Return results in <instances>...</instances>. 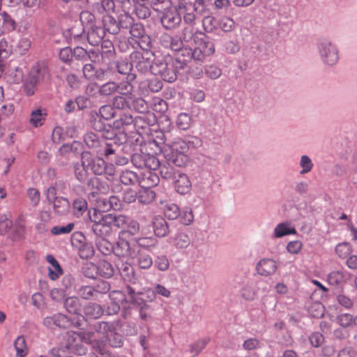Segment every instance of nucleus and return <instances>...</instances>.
Here are the masks:
<instances>
[{
  "mask_svg": "<svg viewBox=\"0 0 357 357\" xmlns=\"http://www.w3.org/2000/svg\"><path fill=\"white\" fill-rule=\"evenodd\" d=\"M154 234L158 237H164L169 234V227L165 220L158 215L154 217L152 222Z\"/></svg>",
  "mask_w": 357,
  "mask_h": 357,
  "instance_id": "18",
  "label": "nucleus"
},
{
  "mask_svg": "<svg viewBox=\"0 0 357 357\" xmlns=\"http://www.w3.org/2000/svg\"><path fill=\"white\" fill-rule=\"evenodd\" d=\"M169 47L174 52H181L184 55V52H187V48H183V40L180 38H171Z\"/></svg>",
  "mask_w": 357,
  "mask_h": 357,
  "instance_id": "57",
  "label": "nucleus"
},
{
  "mask_svg": "<svg viewBox=\"0 0 357 357\" xmlns=\"http://www.w3.org/2000/svg\"><path fill=\"white\" fill-rule=\"evenodd\" d=\"M132 161L139 168H145L144 170L153 172L160 167L159 160L151 154L134 155Z\"/></svg>",
  "mask_w": 357,
  "mask_h": 357,
  "instance_id": "9",
  "label": "nucleus"
},
{
  "mask_svg": "<svg viewBox=\"0 0 357 357\" xmlns=\"http://www.w3.org/2000/svg\"><path fill=\"white\" fill-rule=\"evenodd\" d=\"M82 165L91 169L95 174L101 175L106 172V163L101 158H93L90 152L82 153Z\"/></svg>",
  "mask_w": 357,
  "mask_h": 357,
  "instance_id": "7",
  "label": "nucleus"
},
{
  "mask_svg": "<svg viewBox=\"0 0 357 357\" xmlns=\"http://www.w3.org/2000/svg\"><path fill=\"white\" fill-rule=\"evenodd\" d=\"M320 53L325 63L333 65L338 60L336 48L329 41L324 39L320 43Z\"/></svg>",
  "mask_w": 357,
  "mask_h": 357,
  "instance_id": "10",
  "label": "nucleus"
},
{
  "mask_svg": "<svg viewBox=\"0 0 357 357\" xmlns=\"http://www.w3.org/2000/svg\"><path fill=\"white\" fill-rule=\"evenodd\" d=\"M142 121L140 116H136L135 119L130 114L123 113L119 118L113 122V127L119 130H126L130 126L136 127L137 123Z\"/></svg>",
  "mask_w": 357,
  "mask_h": 357,
  "instance_id": "13",
  "label": "nucleus"
},
{
  "mask_svg": "<svg viewBox=\"0 0 357 357\" xmlns=\"http://www.w3.org/2000/svg\"><path fill=\"white\" fill-rule=\"evenodd\" d=\"M137 265L140 268L148 269L153 264L151 257L142 250H137Z\"/></svg>",
  "mask_w": 357,
  "mask_h": 357,
  "instance_id": "22",
  "label": "nucleus"
},
{
  "mask_svg": "<svg viewBox=\"0 0 357 357\" xmlns=\"http://www.w3.org/2000/svg\"><path fill=\"white\" fill-rule=\"evenodd\" d=\"M47 75V70L45 66H34L24 83V91L28 96H32L36 89L37 84L43 79Z\"/></svg>",
  "mask_w": 357,
  "mask_h": 357,
  "instance_id": "4",
  "label": "nucleus"
},
{
  "mask_svg": "<svg viewBox=\"0 0 357 357\" xmlns=\"http://www.w3.org/2000/svg\"><path fill=\"white\" fill-rule=\"evenodd\" d=\"M172 181L174 188L178 193L185 195L191 190L192 183L189 177L185 174L181 172L176 173Z\"/></svg>",
  "mask_w": 357,
  "mask_h": 357,
  "instance_id": "12",
  "label": "nucleus"
},
{
  "mask_svg": "<svg viewBox=\"0 0 357 357\" xmlns=\"http://www.w3.org/2000/svg\"><path fill=\"white\" fill-rule=\"evenodd\" d=\"M113 107L119 109H125L131 108L130 100L123 96H116L114 98L112 102Z\"/></svg>",
  "mask_w": 357,
  "mask_h": 357,
  "instance_id": "44",
  "label": "nucleus"
},
{
  "mask_svg": "<svg viewBox=\"0 0 357 357\" xmlns=\"http://www.w3.org/2000/svg\"><path fill=\"white\" fill-rule=\"evenodd\" d=\"M105 30L100 26H93L88 29L87 40L93 46L98 45L105 37Z\"/></svg>",
  "mask_w": 357,
  "mask_h": 357,
  "instance_id": "16",
  "label": "nucleus"
},
{
  "mask_svg": "<svg viewBox=\"0 0 357 357\" xmlns=\"http://www.w3.org/2000/svg\"><path fill=\"white\" fill-rule=\"evenodd\" d=\"M93 231L98 236L105 238L112 233V214H105L100 218L97 216L93 220Z\"/></svg>",
  "mask_w": 357,
  "mask_h": 357,
  "instance_id": "6",
  "label": "nucleus"
},
{
  "mask_svg": "<svg viewBox=\"0 0 357 357\" xmlns=\"http://www.w3.org/2000/svg\"><path fill=\"white\" fill-rule=\"evenodd\" d=\"M89 269L95 271L99 276L106 278H111L114 274V268L105 260L100 261L97 265L93 263L89 264Z\"/></svg>",
  "mask_w": 357,
  "mask_h": 357,
  "instance_id": "15",
  "label": "nucleus"
},
{
  "mask_svg": "<svg viewBox=\"0 0 357 357\" xmlns=\"http://www.w3.org/2000/svg\"><path fill=\"white\" fill-rule=\"evenodd\" d=\"M73 213L77 217L81 216L87 209V203L83 198L76 199L73 204Z\"/></svg>",
  "mask_w": 357,
  "mask_h": 357,
  "instance_id": "40",
  "label": "nucleus"
},
{
  "mask_svg": "<svg viewBox=\"0 0 357 357\" xmlns=\"http://www.w3.org/2000/svg\"><path fill=\"white\" fill-rule=\"evenodd\" d=\"M84 314L89 319H98L103 314V310L100 305L90 303L84 307Z\"/></svg>",
  "mask_w": 357,
  "mask_h": 357,
  "instance_id": "23",
  "label": "nucleus"
},
{
  "mask_svg": "<svg viewBox=\"0 0 357 357\" xmlns=\"http://www.w3.org/2000/svg\"><path fill=\"white\" fill-rule=\"evenodd\" d=\"M99 114L101 118L109 120L114 116V109L111 105H103L100 108Z\"/></svg>",
  "mask_w": 357,
  "mask_h": 357,
  "instance_id": "60",
  "label": "nucleus"
},
{
  "mask_svg": "<svg viewBox=\"0 0 357 357\" xmlns=\"http://www.w3.org/2000/svg\"><path fill=\"white\" fill-rule=\"evenodd\" d=\"M103 29L105 32L107 31L109 33L115 34L119 31L118 22L116 20L109 15H106L102 17Z\"/></svg>",
  "mask_w": 357,
  "mask_h": 357,
  "instance_id": "19",
  "label": "nucleus"
},
{
  "mask_svg": "<svg viewBox=\"0 0 357 357\" xmlns=\"http://www.w3.org/2000/svg\"><path fill=\"white\" fill-rule=\"evenodd\" d=\"M134 245L136 246V250H139V248L148 249L155 245V241L151 237L139 238L136 240V243Z\"/></svg>",
  "mask_w": 357,
  "mask_h": 357,
  "instance_id": "54",
  "label": "nucleus"
},
{
  "mask_svg": "<svg viewBox=\"0 0 357 357\" xmlns=\"http://www.w3.org/2000/svg\"><path fill=\"white\" fill-rule=\"evenodd\" d=\"M98 294V291L94 290V289L91 286H85L82 287L79 290V295L84 299H91L93 297H96Z\"/></svg>",
  "mask_w": 357,
  "mask_h": 357,
  "instance_id": "52",
  "label": "nucleus"
},
{
  "mask_svg": "<svg viewBox=\"0 0 357 357\" xmlns=\"http://www.w3.org/2000/svg\"><path fill=\"white\" fill-rule=\"evenodd\" d=\"M335 252L340 257L346 258L352 252L351 245L349 243H339L335 248Z\"/></svg>",
  "mask_w": 357,
  "mask_h": 357,
  "instance_id": "48",
  "label": "nucleus"
},
{
  "mask_svg": "<svg viewBox=\"0 0 357 357\" xmlns=\"http://www.w3.org/2000/svg\"><path fill=\"white\" fill-rule=\"evenodd\" d=\"M176 125L181 130L188 129L191 126V116L186 113L180 114L177 117Z\"/></svg>",
  "mask_w": 357,
  "mask_h": 357,
  "instance_id": "45",
  "label": "nucleus"
},
{
  "mask_svg": "<svg viewBox=\"0 0 357 357\" xmlns=\"http://www.w3.org/2000/svg\"><path fill=\"white\" fill-rule=\"evenodd\" d=\"M155 198V193L151 188H142L139 192L138 200L144 204L151 203Z\"/></svg>",
  "mask_w": 357,
  "mask_h": 357,
  "instance_id": "34",
  "label": "nucleus"
},
{
  "mask_svg": "<svg viewBox=\"0 0 357 357\" xmlns=\"http://www.w3.org/2000/svg\"><path fill=\"white\" fill-rule=\"evenodd\" d=\"M14 347L16 350V357H25L29 352L25 337L20 335L14 342Z\"/></svg>",
  "mask_w": 357,
  "mask_h": 357,
  "instance_id": "21",
  "label": "nucleus"
},
{
  "mask_svg": "<svg viewBox=\"0 0 357 357\" xmlns=\"http://www.w3.org/2000/svg\"><path fill=\"white\" fill-rule=\"evenodd\" d=\"M27 195L33 206H36L39 204L40 200V194L38 190L33 188H29L27 190Z\"/></svg>",
  "mask_w": 357,
  "mask_h": 357,
  "instance_id": "63",
  "label": "nucleus"
},
{
  "mask_svg": "<svg viewBox=\"0 0 357 357\" xmlns=\"http://www.w3.org/2000/svg\"><path fill=\"white\" fill-rule=\"evenodd\" d=\"M159 169L161 176L165 179L173 180L176 173L180 172V171L174 170V168L169 164H164L162 165H160Z\"/></svg>",
  "mask_w": 357,
  "mask_h": 357,
  "instance_id": "42",
  "label": "nucleus"
},
{
  "mask_svg": "<svg viewBox=\"0 0 357 357\" xmlns=\"http://www.w3.org/2000/svg\"><path fill=\"white\" fill-rule=\"evenodd\" d=\"M79 256L82 259H89L94 255V249L91 243H83L78 248Z\"/></svg>",
  "mask_w": 357,
  "mask_h": 357,
  "instance_id": "43",
  "label": "nucleus"
},
{
  "mask_svg": "<svg viewBox=\"0 0 357 357\" xmlns=\"http://www.w3.org/2000/svg\"><path fill=\"white\" fill-rule=\"evenodd\" d=\"M205 74L211 79H215L220 77L222 70L216 66L211 65L206 68Z\"/></svg>",
  "mask_w": 357,
  "mask_h": 357,
  "instance_id": "62",
  "label": "nucleus"
},
{
  "mask_svg": "<svg viewBox=\"0 0 357 357\" xmlns=\"http://www.w3.org/2000/svg\"><path fill=\"white\" fill-rule=\"evenodd\" d=\"M181 222L182 224L185 225H190L194 219V215L191 208H185L182 212H181Z\"/></svg>",
  "mask_w": 357,
  "mask_h": 357,
  "instance_id": "64",
  "label": "nucleus"
},
{
  "mask_svg": "<svg viewBox=\"0 0 357 357\" xmlns=\"http://www.w3.org/2000/svg\"><path fill=\"white\" fill-rule=\"evenodd\" d=\"M54 209L59 214H64L68 211L70 203L68 200L63 197H59L53 201Z\"/></svg>",
  "mask_w": 357,
  "mask_h": 357,
  "instance_id": "28",
  "label": "nucleus"
},
{
  "mask_svg": "<svg viewBox=\"0 0 357 357\" xmlns=\"http://www.w3.org/2000/svg\"><path fill=\"white\" fill-rule=\"evenodd\" d=\"M79 20L82 25L87 29L95 26L96 17L93 13L88 10L81 12Z\"/></svg>",
  "mask_w": 357,
  "mask_h": 357,
  "instance_id": "37",
  "label": "nucleus"
},
{
  "mask_svg": "<svg viewBox=\"0 0 357 357\" xmlns=\"http://www.w3.org/2000/svg\"><path fill=\"white\" fill-rule=\"evenodd\" d=\"M169 160L177 167H183L188 162V157L183 153H170Z\"/></svg>",
  "mask_w": 357,
  "mask_h": 357,
  "instance_id": "35",
  "label": "nucleus"
},
{
  "mask_svg": "<svg viewBox=\"0 0 357 357\" xmlns=\"http://www.w3.org/2000/svg\"><path fill=\"white\" fill-rule=\"evenodd\" d=\"M47 116L45 109H37L31 113L30 123L35 128L43 126Z\"/></svg>",
  "mask_w": 357,
  "mask_h": 357,
  "instance_id": "20",
  "label": "nucleus"
},
{
  "mask_svg": "<svg viewBox=\"0 0 357 357\" xmlns=\"http://www.w3.org/2000/svg\"><path fill=\"white\" fill-rule=\"evenodd\" d=\"M199 32H196L193 28V26H186L183 29L182 31V35L180 38L183 41L188 42L190 40H191L192 38H195V36L199 33Z\"/></svg>",
  "mask_w": 357,
  "mask_h": 357,
  "instance_id": "61",
  "label": "nucleus"
},
{
  "mask_svg": "<svg viewBox=\"0 0 357 357\" xmlns=\"http://www.w3.org/2000/svg\"><path fill=\"white\" fill-rule=\"evenodd\" d=\"M134 24V19L129 15L122 14L119 17V27L122 29H130Z\"/></svg>",
  "mask_w": 357,
  "mask_h": 357,
  "instance_id": "55",
  "label": "nucleus"
},
{
  "mask_svg": "<svg viewBox=\"0 0 357 357\" xmlns=\"http://www.w3.org/2000/svg\"><path fill=\"white\" fill-rule=\"evenodd\" d=\"M54 326L59 328H68L71 326V321L67 316L63 314H57L54 315Z\"/></svg>",
  "mask_w": 357,
  "mask_h": 357,
  "instance_id": "50",
  "label": "nucleus"
},
{
  "mask_svg": "<svg viewBox=\"0 0 357 357\" xmlns=\"http://www.w3.org/2000/svg\"><path fill=\"white\" fill-rule=\"evenodd\" d=\"M164 214L169 220H176L180 216L181 211L176 204L169 203L165 206Z\"/></svg>",
  "mask_w": 357,
  "mask_h": 357,
  "instance_id": "29",
  "label": "nucleus"
},
{
  "mask_svg": "<svg viewBox=\"0 0 357 357\" xmlns=\"http://www.w3.org/2000/svg\"><path fill=\"white\" fill-rule=\"evenodd\" d=\"M189 149L188 144L181 138L176 139L169 145L170 153H185Z\"/></svg>",
  "mask_w": 357,
  "mask_h": 357,
  "instance_id": "27",
  "label": "nucleus"
},
{
  "mask_svg": "<svg viewBox=\"0 0 357 357\" xmlns=\"http://www.w3.org/2000/svg\"><path fill=\"white\" fill-rule=\"evenodd\" d=\"M173 245L178 249L187 248L190 243L189 236L184 233L176 234L172 239Z\"/></svg>",
  "mask_w": 357,
  "mask_h": 357,
  "instance_id": "30",
  "label": "nucleus"
},
{
  "mask_svg": "<svg viewBox=\"0 0 357 357\" xmlns=\"http://www.w3.org/2000/svg\"><path fill=\"white\" fill-rule=\"evenodd\" d=\"M132 102L130 105L132 108L138 112L143 113L146 111L147 106L145 100L140 98H135L132 96V99L130 100Z\"/></svg>",
  "mask_w": 357,
  "mask_h": 357,
  "instance_id": "53",
  "label": "nucleus"
},
{
  "mask_svg": "<svg viewBox=\"0 0 357 357\" xmlns=\"http://www.w3.org/2000/svg\"><path fill=\"white\" fill-rule=\"evenodd\" d=\"M219 28L224 32H230L236 27V22L229 17L224 16L218 22Z\"/></svg>",
  "mask_w": 357,
  "mask_h": 357,
  "instance_id": "38",
  "label": "nucleus"
},
{
  "mask_svg": "<svg viewBox=\"0 0 357 357\" xmlns=\"http://www.w3.org/2000/svg\"><path fill=\"white\" fill-rule=\"evenodd\" d=\"M117 84L114 82H109L100 86L99 93L102 96H110L117 91Z\"/></svg>",
  "mask_w": 357,
  "mask_h": 357,
  "instance_id": "47",
  "label": "nucleus"
},
{
  "mask_svg": "<svg viewBox=\"0 0 357 357\" xmlns=\"http://www.w3.org/2000/svg\"><path fill=\"white\" fill-rule=\"evenodd\" d=\"M84 140L86 146L91 149L98 148L102 144L98 135L93 132H87L84 135Z\"/></svg>",
  "mask_w": 357,
  "mask_h": 357,
  "instance_id": "31",
  "label": "nucleus"
},
{
  "mask_svg": "<svg viewBox=\"0 0 357 357\" xmlns=\"http://www.w3.org/2000/svg\"><path fill=\"white\" fill-rule=\"evenodd\" d=\"M128 219L129 218L128 217L123 215H116L112 214L113 227H116L119 229H122V230L126 229Z\"/></svg>",
  "mask_w": 357,
  "mask_h": 357,
  "instance_id": "51",
  "label": "nucleus"
},
{
  "mask_svg": "<svg viewBox=\"0 0 357 357\" xmlns=\"http://www.w3.org/2000/svg\"><path fill=\"white\" fill-rule=\"evenodd\" d=\"M152 73L160 76L166 82L175 81L177 77V70L174 61L170 59L168 61L155 62L152 66Z\"/></svg>",
  "mask_w": 357,
  "mask_h": 357,
  "instance_id": "3",
  "label": "nucleus"
},
{
  "mask_svg": "<svg viewBox=\"0 0 357 357\" xmlns=\"http://www.w3.org/2000/svg\"><path fill=\"white\" fill-rule=\"evenodd\" d=\"M117 91L119 92L123 96L126 97L129 100L132 99L133 87L128 82H122L117 84Z\"/></svg>",
  "mask_w": 357,
  "mask_h": 357,
  "instance_id": "41",
  "label": "nucleus"
},
{
  "mask_svg": "<svg viewBox=\"0 0 357 357\" xmlns=\"http://www.w3.org/2000/svg\"><path fill=\"white\" fill-rule=\"evenodd\" d=\"M152 53L149 51L135 52L131 55L132 63L142 73H145L149 70L152 72Z\"/></svg>",
  "mask_w": 357,
  "mask_h": 357,
  "instance_id": "8",
  "label": "nucleus"
},
{
  "mask_svg": "<svg viewBox=\"0 0 357 357\" xmlns=\"http://www.w3.org/2000/svg\"><path fill=\"white\" fill-rule=\"evenodd\" d=\"M196 47L193 51L187 50V54L189 57L197 61H204L207 56H210L215 53V45L213 41L202 32H199L195 38Z\"/></svg>",
  "mask_w": 357,
  "mask_h": 357,
  "instance_id": "2",
  "label": "nucleus"
},
{
  "mask_svg": "<svg viewBox=\"0 0 357 357\" xmlns=\"http://www.w3.org/2000/svg\"><path fill=\"white\" fill-rule=\"evenodd\" d=\"M181 17L180 10L175 8L167 10L161 18V22L166 29H172L180 24Z\"/></svg>",
  "mask_w": 357,
  "mask_h": 357,
  "instance_id": "11",
  "label": "nucleus"
},
{
  "mask_svg": "<svg viewBox=\"0 0 357 357\" xmlns=\"http://www.w3.org/2000/svg\"><path fill=\"white\" fill-rule=\"evenodd\" d=\"M346 281V278L343 272L335 271L328 275V282L331 285L337 286L343 284Z\"/></svg>",
  "mask_w": 357,
  "mask_h": 357,
  "instance_id": "36",
  "label": "nucleus"
},
{
  "mask_svg": "<svg viewBox=\"0 0 357 357\" xmlns=\"http://www.w3.org/2000/svg\"><path fill=\"white\" fill-rule=\"evenodd\" d=\"M159 183L158 176L150 170H143L139 176L138 183L142 188H152Z\"/></svg>",
  "mask_w": 357,
  "mask_h": 357,
  "instance_id": "14",
  "label": "nucleus"
},
{
  "mask_svg": "<svg viewBox=\"0 0 357 357\" xmlns=\"http://www.w3.org/2000/svg\"><path fill=\"white\" fill-rule=\"evenodd\" d=\"M74 228L73 223H69L63 226H55L52 228L51 233L53 235H60L69 234Z\"/></svg>",
  "mask_w": 357,
  "mask_h": 357,
  "instance_id": "56",
  "label": "nucleus"
},
{
  "mask_svg": "<svg viewBox=\"0 0 357 357\" xmlns=\"http://www.w3.org/2000/svg\"><path fill=\"white\" fill-rule=\"evenodd\" d=\"M139 231V224L136 220L128 219L126 229L120 232H125V237L128 238L130 236L137 234Z\"/></svg>",
  "mask_w": 357,
  "mask_h": 357,
  "instance_id": "39",
  "label": "nucleus"
},
{
  "mask_svg": "<svg viewBox=\"0 0 357 357\" xmlns=\"http://www.w3.org/2000/svg\"><path fill=\"white\" fill-rule=\"evenodd\" d=\"M98 206L102 208L104 211H108L111 208L114 210H118L121 207V203L119 199L117 197L111 196L108 202H106L105 199H100L98 202Z\"/></svg>",
  "mask_w": 357,
  "mask_h": 357,
  "instance_id": "24",
  "label": "nucleus"
},
{
  "mask_svg": "<svg viewBox=\"0 0 357 357\" xmlns=\"http://www.w3.org/2000/svg\"><path fill=\"white\" fill-rule=\"evenodd\" d=\"M256 268L259 274L267 276L275 272L277 265L273 259H264L257 264Z\"/></svg>",
  "mask_w": 357,
  "mask_h": 357,
  "instance_id": "17",
  "label": "nucleus"
},
{
  "mask_svg": "<svg viewBox=\"0 0 357 357\" xmlns=\"http://www.w3.org/2000/svg\"><path fill=\"white\" fill-rule=\"evenodd\" d=\"M295 234H296V230L293 227H290L289 224L287 222L279 224L275 229V236L278 238Z\"/></svg>",
  "mask_w": 357,
  "mask_h": 357,
  "instance_id": "32",
  "label": "nucleus"
},
{
  "mask_svg": "<svg viewBox=\"0 0 357 357\" xmlns=\"http://www.w3.org/2000/svg\"><path fill=\"white\" fill-rule=\"evenodd\" d=\"M241 295L246 301H252L256 297V291L252 287L245 285L241 289Z\"/></svg>",
  "mask_w": 357,
  "mask_h": 357,
  "instance_id": "59",
  "label": "nucleus"
},
{
  "mask_svg": "<svg viewBox=\"0 0 357 357\" xmlns=\"http://www.w3.org/2000/svg\"><path fill=\"white\" fill-rule=\"evenodd\" d=\"M179 10L181 15H183V20L185 24L188 26H193L195 24L196 15L194 13V9L191 12H188V8L186 5H179Z\"/></svg>",
  "mask_w": 357,
  "mask_h": 357,
  "instance_id": "33",
  "label": "nucleus"
},
{
  "mask_svg": "<svg viewBox=\"0 0 357 357\" xmlns=\"http://www.w3.org/2000/svg\"><path fill=\"white\" fill-rule=\"evenodd\" d=\"M120 181L126 185H134L138 183L139 175L132 171L125 170L122 172L120 176Z\"/></svg>",
  "mask_w": 357,
  "mask_h": 357,
  "instance_id": "26",
  "label": "nucleus"
},
{
  "mask_svg": "<svg viewBox=\"0 0 357 357\" xmlns=\"http://www.w3.org/2000/svg\"><path fill=\"white\" fill-rule=\"evenodd\" d=\"M64 306L67 311L71 314H79L81 310V304L77 297H69L66 299Z\"/></svg>",
  "mask_w": 357,
  "mask_h": 357,
  "instance_id": "25",
  "label": "nucleus"
},
{
  "mask_svg": "<svg viewBox=\"0 0 357 357\" xmlns=\"http://www.w3.org/2000/svg\"><path fill=\"white\" fill-rule=\"evenodd\" d=\"M125 234V232H119V241L113 248V252L119 257L134 259L137 256L136 246L128 241Z\"/></svg>",
  "mask_w": 357,
  "mask_h": 357,
  "instance_id": "5",
  "label": "nucleus"
},
{
  "mask_svg": "<svg viewBox=\"0 0 357 357\" xmlns=\"http://www.w3.org/2000/svg\"><path fill=\"white\" fill-rule=\"evenodd\" d=\"M109 326L107 322H98L91 331L82 332L78 335L79 339L91 344L93 349L100 355L107 354L106 343L109 339Z\"/></svg>",
  "mask_w": 357,
  "mask_h": 357,
  "instance_id": "1",
  "label": "nucleus"
},
{
  "mask_svg": "<svg viewBox=\"0 0 357 357\" xmlns=\"http://www.w3.org/2000/svg\"><path fill=\"white\" fill-rule=\"evenodd\" d=\"M83 75L84 77L89 80H92L96 77H99L98 71L96 70L91 63H86L84 66Z\"/></svg>",
  "mask_w": 357,
  "mask_h": 357,
  "instance_id": "49",
  "label": "nucleus"
},
{
  "mask_svg": "<svg viewBox=\"0 0 357 357\" xmlns=\"http://www.w3.org/2000/svg\"><path fill=\"white\" fill-rule=\"evenodd\" d=\"M338 323L343 327L347 328L357 324L356 317L355 318L350 314H342L337 317Z\"/></svg>",
  "mask_w": 357,
  "mask_h": 357,
  "instance_id": "46",
  "label": "nucleus"
},
{
  "mask_svg": "<svg viewBox=\"0 0 357 357\" xmlns=\"http://www.w3.org/2000/svg\"><path fill=\"white\" fill-rule=\"evenodd\" d=\"M202 25L206 32H212L215 30L216 26L215 17L211 15L204 17L202 20Z\"/></svg>",
  "mask_w": 357,
  "mask_h": 357,
  "instance_id": "58",
  "label": "nucleus"
}]
</instances>
